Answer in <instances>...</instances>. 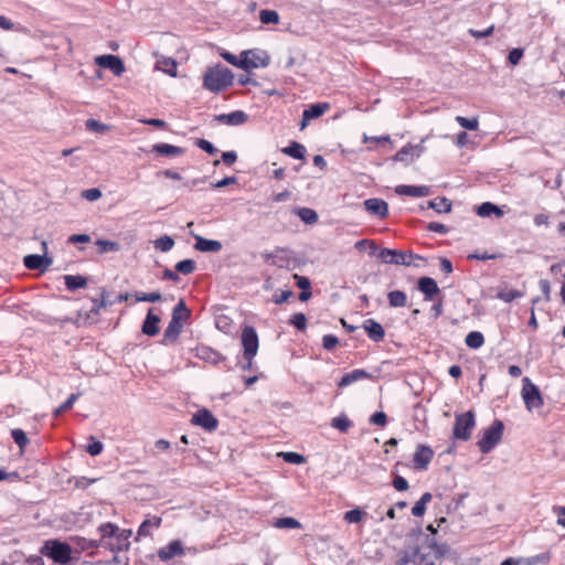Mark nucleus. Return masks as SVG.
<instances>
[{"mask_svg":"<svg viewBox=\"0 0 565 565\" xmlns=\"http://www.w3.org/2000/svg\"><path fill=\"white\" fill-rule=\"evenodd\" d=\"M97 532L100 546L115 554L127 551L130 546L131 530H120L115 523L105 522L97 527Z\"/></svg>","mask_w":565,"mask_h":565,"instance_id":"obj_1","label":"nucleus"},{"mask_svg":"<svg viewBox=\"0 0 565 565\" xmlns=\"http://www.w3.org/2000/svg\"><path fill=\"white\" fill-rule=\"evenodd\" d=\"M233 83V74L228 68L217 66L209 68L203 76V86L210 92L218 93Z\"/></svg>","mask_w":565,"mask_h":565,"instance_id":"obj_2","label":"nucleus"},{"mask_svg":"<svg viewBox=\"0 0 565 565\" xmlns=\"http://www.w3.org/2000/svg\"><path fill=\"white\" fill-rule=\"evenodd\" d=\"M40 552L61 565H66L72 559V547L70 544L58 540L45 541Z\"/></svg>","mask_w":565,"mask_h":565,"instance_id":"obj_3","label":"nucleus"},{"mask_svg":"<svg viewBox=\"0 0 565 565\" xmlns=\"http://www.w3.org/2000/svg\"><path fill=\"white\" fill-rule=\"evenodd\" d=\"M503 423L495 419L490 427L484 429L482 437L478 441L479 450L482 454L490 452L502 439L503 436Z\"/></svg>","mask_w":565,"mask_h":565,"instance_id":"obj_4","label":"nucleus"},{"mask_svg":"<svg viewBox=\"0 0 565 565\" xmlns=\"http://www.w3.org/2000/svg\"><path fill=\"white\" fill-rule=\"evenodd\" d=\"M379 257L385 264L404 265L411 266L414 259L425 260L424 257L416 255L412 252H404L398 249L382 248L379 253Z\"/></svg>","mask_w":565,"mask_h":565,"instance_id":"obj_5","label":"nucleus"},{"mask_svg":"<svg viewBox=\"0 0 565 565\" xmlns=\"http://www.w3.org/2000/svg\"><path fill=\"white\" fill-rule=\"evenodd\" d=\"M476 420L472 412L456 415L454 426V438L460 440H468L471 437V431L475 428Z\"/></svg>","mask_w":565,"mask_h":565,"instance_id":"obj_6","label":"nucleus"},{"mask_svg":"<svg viewBox=\"0 0 565 565\" xmlns=\"http://www.w3.org/2000/svg\"><path fill=\"white\" fill-rule=\"evenodd\" d=\"M179 312H182L183 317L190 316V311L188 310L183 300H180L179 303L173 308L171 321L164 330V340L174 341L180 334L182 330V323L179 322Z\"/></svg>","mask_w":565,"mask_h":565,"instance_id":"obj_7","label":"nucleus"},{"mask_svg":"<svg viewBox=\"0 0 565 565\" xmlns=\"http://www.w3.org/2000/svg\"><path fill=\"white\" fill-rule=\"evenodd\" d=\"M246 361H253L258 351V335L255 328L246 326L241 335Z\"/></svg>","mask_w":565,"mask_h":565,"instance_id":"obj_8","label":"nucleus"},{"mask_svg":"<svg viewBox=\"0 0 565 565\" xmlns=\"http://www.w3.org/2000/svg\"><path fill=\"white\" fill-rule=\"evenodd\" d=\"M42 248H43L44 255L30 254V255L24 256L23 265L28 269L43 271L52 265V263H53L52 258L46 256V252H47L46 242H42Z\"/></svg>","mask_w":565,"mask_h":565,"instance_id":"obj_9","label":"nucleus"},{"mask_svg":"<svg viewBox=\"0 0 565 565\" xmlns=\"http://www.w3.org/2000/svg\"><path fill=\"white\" fill-rule=\"evenodd\" d=\"M527 382L524 384L522 388V397L524 399V404L529 411L534 408H539L543 405V398L541 396L540 390L532 383H530L529 379L524 380Z\"/></svg>","mask_w":565,"mask_h":565,"instance_id":"obj_10","label":"nucleus"},{"mask_svg":"<svg viewBox=\"0 0 565 565\" xmlns=\"http://www.w3.org/2000/svg\"><path fill=\"white\" fill-rule=\"evenodd\" d=\"M434 458V450L426 445L419 444L413 456V468L417 471L427 470Z\"/></svg>","mask_w":565,"mask_h":565,"instance_id":"obj_11","label":"nucleus"},{"mask_svg":"<svg viewBox=\"0 0 565 565\" xmlns=\"http://www.w3.org/2000/svg\"><path fill=\"white\" fill-rule=\"evenodd\" d=\"M191 423L209 431L217 428L218 422L215 416L206 408L198 411L191 419Z\"/></svg>","mask_w":565,"mask_h":565,"instance_id":"obj_12","label":"nucleus"},{"mask_svg":"<svg viewBox=\"0 0 565 565\" xmlns=\"http://www.w3.org/2000/svg\"><path fill=\"white\" fill-rule=\"evenodd\" d=\"M96 65L110 70L116 76H120L125 72L122 61L116 55H99L95 58Z\"/></svg>","mask_w":565,"mask_h":565,"instance_id":"obj_13","label":"nucleus"},{"mask_svg":"<svg viewBox=\"0 0 565 565\" xmlns=\"http://www.w3.org/2000/svg\"><path fill=\"white\" fill-rule=\"evenodd\" d=\"M329 107L330 106L327 103H318L312 104L311 106H309V108L305 109L302 113L300 129L306 128L310 120L322 116L329 109Z\"/></svg>","mask_w":565,"mask_h":565,"instance_id":"obj_14","label":"nucleus"},{"mask_svg":"<svg viewBox=\"0 0 565 565\" xmlns=\"http://www.w3.org/2000/svg\"><path fill=\"white\" fill-rule=\"evenodd\" d=\"M183 554V546L178 540L170 542L158 551V557L161 562H168L175 556H182Z\"/></svg>","mask_w":565,"mask_h":565,"instance_id":"obj_15","label":"nucleus"},{"mask_svg":"<svg viewBox=\"0 0 565 565\" xmlns=\"http://www.w3.org/2000/svg\"><path fill=\"white\" fill-rule=\"evenodd\" d=\"M266 65L267 63L254 51H244L239 56V68L244 71Z\"/></svg>","mask_w":565,"mask_h":565,"instance_id":"obj_16","label":"nucleus"},{"mask_svg":"<svg viewBox=\"0 0 565 565\" xmlns=\"http://www.w3.org/2000/svg\"><path fill=\"white\" fill-rule=\"evenodd\" d=\"M364 207L365 210L380 218H385L388 214V205L387 203L382 199H367L364 201Z\"/></svg>","mask_w":565,"mask_h":565,"instance_id":"obj_17","label":"nucleus"},{"mask_svg":"<svg viewBox=\"0 0 565 565\" xmlns=\"http://www.w3.org/2000/svg\"><path fill=\"white\" fill-rule=\"evenodd\" d=\"M418 289L424 294L425 300L431 301L439 295L440 289L437 282L430 277H422L417 282Z\"/></svg>","mask_w":565,"mask_h":565,"instance_id":"obj_18","label":"nucleus"},{"mask_svg":"<svg viewBox=\"0 0 565 565\" xmlns=\"http://www.w3.org/2000/svg\"><path fill=\"white\" fill-rule=\"evenodd\" d=\"M215 120L227 126H239L248 120V115L243 110L215 116Z\"/></svg>","mask_w":565,"mask_h":565,"instance_id":"obj_19","label":"nucleus"},{"mask_svg":"<svg viewBox=\"0 0 565 565\" xmlns=\"http://www.w3.org/2000/svg\"><path fill=\"white\" fill-rule=\"evenodd\" d=\"M363 328L367 337L374 342H381L385 337L384 328L374 319H366L363 323Z\"/></svg>","mask_w":565,"mask_h":565,"instance_id":"obj_20","label":"nucleus"},{"mask_svg":"<svg viewBox=\"0 0 565 565\" xmlns=\"http://www.w3.org/2000/svg\"><path fill=\"white\" fill-rule=\"evenodd\" d=\"M194 248L203 253H217L222 249V243L215 239H207L200 235H195Z\"/></svg>","mask_w":565,"mask_h":565,"instance_id":"obj_21","label":"nucleus"},{"mask_svg":"<svg viewBox=\"0 0 565 565\" xmlns=\"http://www.w3.org/2000/svg\"><path fill=\"white\" fill-rule=\"evenodd\" d=\"M395 192L399 195H407L413 198L427 196L430 193V189L426 185H398Z\"/></svg>","mask_w":565,"mask_h":565,"instance_id":"obj_22","label":"nucleus"},{"mask_svg":"<svg viewBox=\"0 0 565 565\" xmlns=\"http://www.w3.org/2000/svg\"><path fill=\"white\" fill-rule=\"evenodd\" d=\"M372 375L364 370L355 369L349 373H345L338 382L340 388L349 386L358 381L371 379Z\"/></svg>","mask_w":565,"mask_h":565,"instance_id":"obj_23","label":"nucleus"},{"mask_svg":"<svg viewBox=\"0 0 565 565\" xmlns=\"http://www.w3.org/2000/svg\"><path fill=\"white\" fill-rule=\"evenodd\" d=\"M159 316L154 315L152 309H149L142 323V332L149 337L157 335L159 333Z\"/></svg>","mask_w":565,"mask_h":565,"instance_id":"obj_24","label":"nucleus"},{"mask_svg":"<svg viewBox=\"0 0 565 565\" xmlns=\"http://www.w3.org/2000/svg\"><path fill=\"white\" fill-rule=\"evenodd\" d=\"M161 518L152 516L150 519H146L139 526L137 532V537H146L151 535L152 529H158L161 525Z\"/></svg>","mask_w":565,"mask_h":565,"instance_id":"obj_25","label":"nucleus"},{"mask_svg":"<svg viewBox=\"0 0 565 565\" xmlns=\"http://www.w3.org/2000/svg\"><path fill=\"white\" fill-rule=\"evenodd\" d=\"M426 548L434 555V558L438 559L440 557H444L448 551L449 547L445 543H437L434 537H427L425 543Z\"/></svg>","mask_w":565,"mask_h":565,"instance_id":"obj_26","label":"nucleus"},{"mask_svg":"<svg viewBox=\"0 0 565 565\" xmlns=\"http://www.w3.org/2000/svg\"><path fill=\"white\" fill-rule=\"evenodd\" d=\"M152 150L167 157H178L184 153L183 148L169 143H157L153 146Z\"/></svg>","mask_w":565,"mask_h":565,"instance_id":"obj_27","label":"nucleus"},{"mask_svg":"<svg viewBox=\"0 0 565 565\" xmlns=\"http://www.w3.org/2000/svg\"><path fill=\"white\" fill-rule=\"evenodd\" d=\"M106 291L105 289L102 290L100 294V300L93 299V307L89 309V312L87 313V319H95L98 315L100 309L107 308L111 306L115 301H107L106 300Z\"/></svg>","mask_w":565,"mask_h":565,"instance_id":"obj_28","label":"nucleus"},{"mask_svg":"<svg viewBox=\"0 0 565 565\" xmlns=\"http://www.w3.org/2000/svg\"><path fill=\"white\" fill-rule=\"evenodd\" d=\"M413 561L417 565H435L436 558L429 551L426 552V546L423 545L416 550Z\"/></svg>","mask_w":565,"mask_h":565,"instance_id":"obj_29","label":"nucleus"},{"mask_svg":"<svg viewBox=\"0 0 565 565\" xmlns=\"http://www.w3.org/2000/svg\"><path fill=\"white\" fill-rule=\"evenodd\" d=\"M64 284L68 290H76L87 285V278L81 275H65Z\"/></svg>","mask_w":565,"mask_h":565,"instance_id":"obj_30","label":"nucleus"},{"mask_svg":"<svg viewBox=\"0 0 565 565\" xmlns=\"http://www.w3.org/2000/svg\"><path fill=\"white\" fill-rule=\"evenodd\" d=\"M388 303L391 307L398 308L405 307L407 303V296L402 290H393L387 294Z\"/></svg>","mask_w":565,"mask_h":565,"instance_id":"obj_31","label":"nucleus"},{"mask_svg":"<svg viewBox=\"0 0 565 565\" xmlns=\"http://www.w3.org/2000/svg\"><path fill=\"white\" fill-rule=\"evenodd\" d=\"M477 213L481 217H489L492 214H495L497 216H502V211L499 209V206L494 205L491 202H484L481 205L478 206Z\"/></svg>","mask_w":565,"mask_h":565,"instance_id":"obj_32","label":"nucleus"},{"mask_svg":"<svg viewBox=\"0 0 565 565\" xmlns=\"http://www.w3.org/2000/svg\"><path fill=\"white\" fill-rule=\"evenodd\" d=\"M72 541L81 551L96 550L102 547L99 540H88L82 536H75L72 537Z\"/></svg>","mask_w":565,"mask_h":565,"instance_id":"obj_33","label":"nucleus"},{"mask_svg":"<svg viewBox=\"0 0 565 565\" xmlns=\"http://www.w3.org/2000/svg\"><path fill=\"white\" fill-rule=\"evenodd\" d=\"M331 426L340 433H348V430L353 426V423L345 414H341L331 419Z\"/></svg>","mask_w":565,"mask_h":565,"instance_id":"obj_34","label":"nucleus"},{"mask_svg":"<svg viewBox=\"0 0 565 565\" xmlns=\"http://www.w3.org/2000/svg\"><path fill=\"white\" fill-rule=\"evenodd\" d=\"M428 206L437 213H448L451 210V202L446 198H437L429 201Z\"/></svg>","mask_w":565,"mask_h":565,"instance_id":"obj_35","label":"nucleus"},{"mask_svg":"<svg viewBox=\"0 0 565 565\" xmlns=\"http://www.w3.org/2000/svg\"><path fill=\"white\" fill-rule=\"evenodd\" d=\"M465 343L467 347H469L471 349H479L484 343V337L479 331H471L467 334V337L465 339Z\"/></svg>","mask_w":565,"mask_h":565,"instance_id":"obj_36","label":"nucleus"},{"mask_svg":"<svg viewBox=\"0 0 565 565\" xmlns=\"http://www.w3.org/2000/svg\"><path fill=\"white\" fill-rule=\"evenodd\" d=\"M431 493L429 492H425L420 499L414 504L413 509H412V514L414 516H422L424 515L425 511H426V505L428 502L431 501Z\"/></svg>","mask_w":565,"mask_h":565,"instance_id":"obj_37","label":"nucleus"},{"mask_svg":"<svg viewBox=\"0 0 565 565\" xmlns=\"http://www.w3.org/2000/svg\"><path fill=\"white\" fill-rule=\"evenodd\" d=\"M282 151L295 159H303L306 154V148L296 141H292L288 147L282 149Z\"/></svg>","mask_w":565,"mask_h":565,"instance_id":"obj_38","label":"nucleus"},{"mask_svg":"<svg viewBox=\"0 0 565 565\" xmlns=\"http://www.w3.org/2000/svg\"><path fill=\"white\" fill-rule=\"evenodd\" d=\"M157 67L170 76L177 75L178 65L173 58H162L157 62Z\"/></svg>","mask_w":565,"mask_h":565,"instance_id":"obj_39","label":"nucleus"},{"mask_svg":"<svg viewBox=\"0 0 565 565\" xmlns=\"http://www.w3.org/2000/svg\"><path fill=\"white\" fill-rule=\"evenodd\" d=\"M273 525L277 529H300L301 527V523L298 520L290 518V516L276 519Z\"/></svg>","mask_w":565,"mask_h":565,"instance_id":"obj_40","label":"nucleus"},{"mask_svg":"<svg viewBox=\"0 0 565 565\" xmlns=\"http://www.w3.org/2000/svg\"><path fill=\"white\" fill-rule=\"evenodd\" d=\"M297 215L306 224H315L318 221V214L315 210L309 207H301L297 211Z\"/></svg>","mask_w":565,"mask_h":565,"instance_id":"obj_41","label":"nucleus"},{"mask_svg":"<svg viewBox=\"0 0 565 565\" xmlns=\"http://www.w3.org/2000/svg\"><path fill=\"white\" fill-rule=\"evenodd\" d=\"M367 513L356 508L344 513L343 520L348 523H360L366 518Z\"/></svg>","mask_w":565,"mask_h":565,"instance_id":"obj_42","label":"nucleus"},{"mask_svg":"<svg viewBox=\"0 0 565 565\" xmlns=\"http://www.w3.org/2000/svg\"><path fill=\"white\" fill-rule=\"evenodd\" d=\"M95 244L98 246V250L100 254L109 253V252H118L120 249L119 243L114 242V241L97 239Z\"/></svg>","mask_w":565,"mask_h":565,"instance_id":"obj_43","label":"nucleus"},{"mask_svg":"<svg viewBox=\"0 0 565 565\" xmlns=\"http://www.w3.org/2000/svg\"><path fill=\"white\" fill-rule=\"evenodd\" d=\"M154 248L161 252H169L174 246V241L168 235H163L153 242Z\"/></svg>","mask_w":565,"mask_h":565,"instance_id":"obj_44","label":"nucleus"},{"mask_svg":"<svg viewBox=\"0 0 565 565\" xmlns=\"http://www.w3.org/2000/svg\"><path fill=\"white\" fill-rule=\"evenodd\" d=\"M11 437L13 438L14 443L19 446L21 451H23V449L29 444V438L26 434L20 428L12 429Z\"/></svg>","mask_w":565,"mask_h":565,"instance_id":"obj_45","label":"nucleus"},{"mask_svg":"<svg viewBox=\"0 0 565 565\" xmlns=\"http://www.w3.org/2000/svg\"><path fill=\"white\" fill-rule=\"evenodd\" d=\"M521 297H522V292H520L515 289H508V288L501 289L497 294V298H499L500 300H503L504 302H511Z\"/></svg>","mask_w":565,"mask_h":565,"instance_id":"obj_46","label":"nucleus"},{"mask_svg":"<svg viewBox=\"0 0 565 565\" xmlns=\"http://www.w3.org/2000/svg\"><path fill=\"white\" fill-rule=\"evenodd\" d=\"M259 20L263 24H276L279 22V14L275 10H262L259 12Z\"/></svg>","mask_w":565,"mask_h":565,"instance_id":"obj_47","label":"nucleus"},{"mask_svg":"<svg viewBox=\"0 0 565 565\" xmlns=\"http://www.w3.org/2000/svg\"><path fill=\"white\" fill-rule=\"evenodd\" d=\"M175 270L182 275H190L195 270V262L192 259H183L177 263Z\"/></svg>","mask_w":565,"mask_h":565,"instance_id":"obj_48","label":"nucleus"},{"mask_svg":"<svg viewBox=\"0 0 565 565\" xmlns=\"http://www.w3.org/2000/svg\"><path fill=\"white\" fill-rule=\"evenodd\" d=\"M79 397V394H71L68 396V398L60 406L57 407L55 411H54V416L57 417L60 415H62L63 413L70 411L74 403L78 399Z\"/></svg>","mask_w":565,"mask_h":565,"instance_id":"obj_49","label":"nucleus"},{"mask_svg":"<svg viewBox=\"0 0 565 565\" xmlns=\"http://www.w3.org/2000/svg\"><path fill=\"white\" fill-rule=\"evenodd\" d=\"M456 121L462 127V128H466V129H469V130H477L478 127H479V120L477 117H473V118H466V117H462V116H457L456 117Z\"/></svg>","mask_w":565,"mask_h":565,"instance_id":"obj_50","label":"nucleus"},{"mask_svg":"<svg viewBox=\"0 0 565 565\" xmlns=\"http://www.w3.org/2000/svg\"><path fill=\"white\" fill-rule=\"evenodd\" d=\"M135 298L137 301H145V302H157L161 300V294L159 291L153 292H136Z\"/></svg>","mask_w":565,"mask_h":565,"instance_id":"obj_51","label":"nucleus"},{"mask_svg":"<svg viewBox=\"0 0 565 565\" xmlns=\"http://www.w3.org/2000/svg\"><path fill=\"white\" fill-rule=\"evenodd\" d=\"M289 323L296 329L303 331L307 328V318L303 313L298 312L290 318Z\"/></svg>","mask_w":565,"mask_h":565,"instance_id":"obj_52","label":"nucleus"},{"mask_svg":"<svg viewBox=\"0 0 565 565\" xmlns=\"http://www.w3.org/2000/svg\"><path fill=\"white\" fill-rule=\"evenodd\" d=\"M103 448H104L103 443L92 436L89 438V444L86 447V451L90 456H98L103 451Z\"/></svg>","mask_w":565,"mask_h":565,"instance_id":"obj_53","label":"nucleus"},{"mask_svg":"<svg viewBox=\"0 0 565 565\" xmlns=\"http://www.w3.org/2000/svg\"><path fill=\"white\" fill-rule=\"evenodd\" d=\"M85 126H86L87 130L94 131V132H99V134H103L108 129V127L105 124H103L96 119H87L85 122Z\"/></svg>","mask_w":565,"mask_h":565,"instance_id":"obj_54","label":"nucleus"},{"mask_svg":"<svg viewBox=\"0 0 565 565\" xmlns=\"http://www.w3.org/2000/svg\"><path fill=\"white\" fill-rule=\"evenodd\" d=\"M195 146L207 152L209 154H215L217 149L207 140L198 138L194 141Z\"/></svg>","mask_w":565,"mask_h":565,"instance_id":"obj_55","label":"nucleus"},{"mask_svg":"<svg viewBox=\"0 0 565 565\" xmlns=\"http://www.w3.org/2000/svg\"><path fill=\"white\" fill-rule=\"evenodd\" d=\"M551 559L550 553H541L539 555L532 556L527 558V565H536V564H547Z\"/></svg>","mask_w":565,"mask_h":565,"instance_id":"obj_56","label":"nucleus"},{"mask_svg":"<svg viewBox=\"0 0 565 565\" xmlns=\"http://www.w3.org/2000/svg\"><path fill=\"white\" fill-rule=\"evenodd\" d=\"M282 457L289 463L300 465L305 462V457L297 452H284Z\"/></svg>","mask_w":565,"mask_h":565,"instance_id":"obj_57","label":"nucleus"},{"mask_svg":"<svg viewBox=\"0 0 565 565\" xmlns=\"http://www.w3.org/2000/svg\"><path fill=\"white\" fill-rule=\"evenodd\" d=\"M339 343V340L335 335L333 334H326L323 338H322V345L326 350L328 351H331L333 350Z\"/></svg>","mask_w":565,"mask_h":565,"instance_id":"obj_58","label":"nucleus"},{"mask_svg":"<svg viewBox=\"0 0 565 565\" xmlns=\"http://www.w3.org/2000/svg\"><path fill=\"white\" fill-rule=\"evenodd\" d=\"M82 196L88 201H96L102 196V192L97 188L87 189L82 192Z\"/></svg>","mask_w":565,"mask_h":565,"instance_id":"obj_59","label":"nucleus"},{"mask_svg":"<svg viewBox=\"0 0 565 565\" xmlns=\"http://www.w3.org/2000/svg\"><path fill=\"white\" fill-rule=\"evenodd\" d=\"M369 245L370 246V252L371 254H374L377 249L376 245H375V242L372 241V239H361V241H358L354 245V247L358 249V250H363L364 247Z\"/></svg>","mask_w":565,"mask_h":565,"instance_id":"obj_60","label":"nucleus"},{"mask_svg":"<svg viewBox=\"0 0 565 565\" xmlns=\"http://www.w3.org/2000/svg\"><path fill=\"white\" fill-rule=\"evenodd\" d=\"M386 422H387V417H386L385 413H383V412H376L370 418V423L377 425V426H385Z\"/></svg>","mask_w":565,"mask_h":565,"instance_id":"obj_61","label":"nucleus"},{"mask_svg":"<svg viewBox=\"0 0 565 565\" xmlns=\"http://www.w3.org/2000/svg\"><path fill=\"white\" fill-rule=\"evenodd\" d=\"M523 50L522 49H513L510 51L508 60L512 65H516L520 63L521 58L523 57Z\"/></svg>","mask_w":565,"mask_h":565,"instance_id":"obj_62","label":"nucleus"},{"mask_svg":"<svg viewBox=\"0 0 565 565\" xmlns=\"http://www.w3.org/2000/svg\"><path fill=\"white\" fill-rule=\"evenodd\" d=\"M426 228L430 232H435V233H439V234H447L448 233V227L441 223H437V222H430L428 223V225L426 226Z\"/></svg>","mask_w":565,"mask_h":565,"instance_id":"obj_63","label":"nucleus"},{"mask_svg":"<svg viewBox=\"0 0 565 565\" xmlns=\"http://www.w3.org/2000/svg\"><path fill=\"white\" fill-rule=\"evenodd\" d=\"M393 486L397 491H406L409 487L407 480L401 476L394 478Z\"/></svg>","mask_w":565,"mask_h":565,"instance_id":"obj_64","label":"nucleus"}]
</instances>
